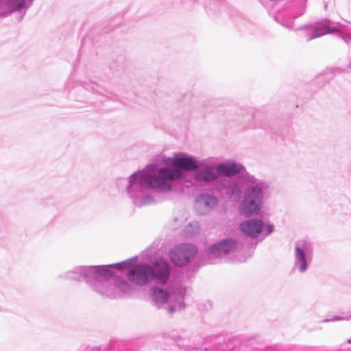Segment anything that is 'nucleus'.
I'll return each instance as SVG.
<instances>
[{
	"instance_id": "nucleus-1",
	"label": "nucleus",
	"mask_w": 351,
	"mask_h": 351,
	"mask_svg": "<svg viewBox=\"0 0 351 351\" xmlns=\"http://www.w3.org/2000/svg\"><path fill=\"white\" fill-rule=\"evenodd\" d=\"M199 162L187 154L178 153L172 159L174 168L162 167L152 171L143 169L132 173L128 178L126 191L136 206L142 207L156 202L152 195L147 193L152 189L158 193H165L173 189L172 182L183 178L182 170L194 171L199 169Z\"/></svg>"
},
{
	"instance_id": "nucleus-2",
	"label": "nucleus",
	"mask_w": 351,
	"mask_h": 351,
	"mask_svg": "<svg viewBox=\"0 0 351 351\" xmlns=\"http://www.w3.org/2000/svg\"><path fill=\"white\" fill-rule=\"evenodd\" d=\"M216 170L219 175L233 177L239 173V181L230 180L223 184L225 195L234 202L241 200L239 213L245 217L258 215L268 197L271 186L269 182L247 171L245 167L235 161L219 164Z\"/></svg>"
},
{
	"instance_id": "nucleus-3",
	"label": "nucleus",
	"mask_w": 351,
	"mask_h": 351,
	"mask_svg": "<svg viewBox=\"0 0 351 351\" xmlns=\"http://www.w3.org/2000/svg\"><path fill=\"white\" fill-rule=\"evenodd\" d=\"M298 16H295L292 19H290L287 16L281 19L278 16H275L274 19L289 29L311 31L312 34L308 38V40L326 34L336 33L346 44L351 45V23L346 21L342 23H334L328 19H323L314 24H308L295 28L293 20Z\"/></svg>"
},
{
	"instance_id": "nucleus-4",
	"label": "nucleus",
	"mask_w": 351,
	"mask_h": 351,
	"mask_svg": "<svg viewBox=\"0 0 351 351\" xmlns=\"http://www.w3.org/2000/svg\"><path fill=\"white\" fill-rule=\"evenodd\" d=\"M171 267L167 261L159 259L152 264L141 263L130 268L127 273L128 280L138 286H145L151 282L165 285L170 278Z\"/></svg>"
},
{
	"instance_id": "nucleus-5",
	"label": "nucleus",
	"mask_w": 351,
	"mask_h": 351,
	"mask_svg": "<svg viewBox=\"0 0 351 351\" xmlns=\"http://www.w3.org/2000/svg\"><path fill=\"white\" fill-rule=\"evenodd\" d=\"M186 294V289L182 287H176L171 292L157 286H153L150 289V297L156 308H160L168 300L173 302L168 308L169 314L184 308V300Z\"/></svg>"
},
{
	"instance_id": "nucleus-6",
	"label": "nucleus",
	"mask_w": 351,
	"mask_h": 351,
	"mask_svg": "<svg viewBox=\"0 0 351 351\" xmlns=\"http://www.w3.org/2000/svg\"><path fill=\"white\" fill-rule=\"evenodd\" d=\"M97 275L89 280V287L100 295L108 298H117V288L113 286V272L106 266H99Z\"/></svg>"
},
{
	"instance_id": "nucleus-7",
	"label": "nucleus",
	"mask_w": 351,
	"mask_h": 351,
	"mask_svg": "<svg viewBox=\"0 0 351 351\" xmlns=\"http://www.w3.org/2000/svg\"><path fill=\"white\" fill-rule=\"evenodd\" d=\"M314 254L313 243L308 239H300L294 243L293 269L300 274L309 268Z\"/></svg>"
},
{
	"instance_id": "nucleus-8",
	"label": "nucleus",
	"mask_w": 351,
	"mask_h": 351,
	"mask_svg": "<svg viewBox=\"0 0 351 351\" xmlns=\"http://www.w3.org/2000/svg\"><path fill=\"white\" fill-rule=\"evenodd\" d=\"M197 252L195 245L190 243H181L173 247L169 252L172 263L178 267H184L195 257Z\"/></svg>"
},
{
	"instance_id": "nucleus-9",
	"label": "nucleus",
	"mask_w": 351,
	"mask_h": 351,
	"mask_svg": "<svg viewBox=\"0 0 351 351\" xmlns=\"http://www.w3.org/2000/svg\"><path fill=\"white\" fill-rule=\"evenodd\" d=\"M99 266H80L60 276V278L65 280H71L75 281L84 280L88 285L89 280L93 276L97 275L99 271Z\"/></svg>"
},
{
	"instance_id": "nucleus-10",
	"label": "nucleus",
	"mask_w": 351,
	"mask_h": 351,
	"mask_svg": "<svg viewBox=\"0 0 351 351\" xmlns=\"http://www.w3.org/2000/svg\"><path fill=\"white\" fill-rule=\"evenodd\" d=\"M238 247V242L234 239H223L213 244L208 250L210 256L221 257L234 252Z\"/></svg>"
},
{
	"instance_id": "nucleus-11",
	"label": "nucleus",
	"mask_w": 351,
	"mask_h": 351,
	"mask_svg": "<svg viewBox=\"0 0 351 351\" xmlns=\"http://www.w3.org/2000/svg\"><path fill=\"white\" fill-rule=\"evenodd\" d=\"M219 203L218 199L208 193L198 195L195 203V208L200 215L209 213Z\"/></svg>"
},
{
	"instance_id": "nucleus-12",
	"label": "nucleus",
	"mask_w": 351,
	"mask_h": 351,
	"mask_svg": "<svg viewBox=\"0 0 351 351\" xmlns=\"http://www.w3.org/2000/svg\"><path fill=\"white\" fill-rule=\"evenodd\" d=\"M199 167L194 174V180L197 182H212L216 180L219 176L213 166L208 165L204 162H199Z\"/></svg>"
},
{
	"instance_id": "nucleus-13",
	"label": "nucleus",
	"mask_w": 351,
	"mask_h": 351,
	"mask_svg": "<svg viewBox=\"0 0 351 351\" xmlns=\"http://www.w3.org/2000/svg\"><path fill=\"white\" fill-rule=\"evenodd\" d=\"M264 224L261 219H248L241 222L239 228L246 236L255 239L263 231Z\"/></svg>"
},
{
	"instance_id": "nucleus-14",
	"label": "nucleus",
	"mask_w": 351,
	"mask_h": 351,
	"mask_svg": "<svg viewBox=\"0 0 351 351\" xmlns=\"http://www.w3.org/2000/svg\"><path fill=\"white\" fill-rule=\"evenodd\" d=\"M83 87L87 90H89L96 94H99L102 96H105L108 98L113 99L114 97L116 96L115 94L102 88L97 84L93 82L84 83L83 84Z\"/></svg>"
},
{
	"instance_id": "nucleus-15",
	"label": "nucleus",
	"mask_w": 351,
	"mask_h": 351,
	"mask_svg": "<svg viewBox=\"0 0 351 351\" xmlns=\"http://www.w3.org/2000/svg\"><path fill=\"white\" fill-rule=\"evenodd\" d=\"M113 286L117 289V298L121 293H129L131 291V285L125 280L121 278H113Z\"/></svg>"
},
{
	"instance_id": "nucleus-16",
	"label": "nucleus",
	"mask_w": 351,
	"mask_h": 351,
	"mask_svg": "<svg viewBox=\"0 0 351 351\" xmlns=\"http://www.w3.org/2000/svg\"><path fill=\"white\" fill-rule=\"evenodd\" d=\"M34 0H30L27 8L29 7ZM5 5L11 12L20 11L25 5V0H5Z\"/></svg>"
},
{
	"instance_id": "nucleus-17",
	"label": "nucleus",
	"mask_w": 351,
	"mask_h": 351,
	"mask_svg": "<svg viewBox=\"0 0 351 351\" xmlns=\"http://www.w3.org/2000/svg\"><path fill=\"white\" fill-rule=\"evenodd\" d=\"M341 315H333L330 318H326L322 321V323L337 321H348L351 319V310L346 312H340Z\"/></svg>"
},
{
	"instance_id": "nucleus-18",
	"label": "nucleus",
	"mask_w": 351,
	"mask_h": 351,
	"mask_svg": "<svg viewBox=\"0 0 351 351\" xmlns=\"http://www.w3.org/2000/svg\"><path fill=\"white\" fill-rule=\"evenodd\" d=\"M137 259V256H134L132 258L128 259L126 261H124L123 262L108 265H106L108 269H110V267H115L119 270H123L125 268L130 267L132 265V263Z\"/></svg>"
},
{
	"instance_id": "nucleus-19",
	"label": "nucleus",
	"mask_w": 351,
	"mask_h": 351,
	"mask_svg": "<svg viewBox=\"0 0 351 351\" xmlns=\"http://www.w3.org/2000/svg\"><path fill=\"white\" fill-rule=\"evenodd\" d=\"M199 231V224L197 221H192L189 223L186 228V233L189 236H193L198 234Z\"/></svg>"
},
{
	"instance_id": "nucleus-20",
	"label": "nucleus",
	"mask_w": 351,
	"mask_h": 351,
	"mask_svg": "<svg viewBox=\"0 0 351 351\" xmlns=\"http://www.w3.org/2000/svg\"><path fill=\"white\" fill-rule=\"evenodd\" d=\"M267 10L272 9L275 5L283 3L289 2V0H258Z\"/></svg>"
},
{
	"instance_id": "nucleus-21",
	"label": "nucleus",
	"mask_w": 351,
	"mask_h": 351,
	"mask_svg": "<svg viewBox=\"0 0 351 351\" xmlns=\"http://www.w3.org/2000/svg\"><path fill=\"white\" fill-rule=\"evenodd\" d=\"M266 231L265 232V236H268L274 232V226L271 223H267L265 226Z\"/></svg>"
},
{
	"instance_id": "nucleus-22",
	"label": "nucleus",
	"mask_w": 351,
	"mask_h": 351,
	"mask_svg": "<svg viewBox=\"0 0 351 351\" xmlns=\"http://www.w3.org/2000/svg\"><path fill=\"white\" fill-rule=\"evenodd\" d=\"M347 343L351 344V339H348L347 340ZM338 351H351V350H347L346 346L342 345L341 349Z\"/></svg>"
},
{
	"instance_id": "nucleus-23",
	"label": "nucleus",
	"mask_w": 351,
	"mask_h": 351,
	"mask_svg": "<svg viewBox=\"0 0 351 351\" xmlns=\"http://www.w3.org/2000/svg\"><path fill=\"white\" fill-rule=\"evenodd\" d=\"M201 3H202V4H206V2H201Z\"/></svg>"
}]
</instances>
